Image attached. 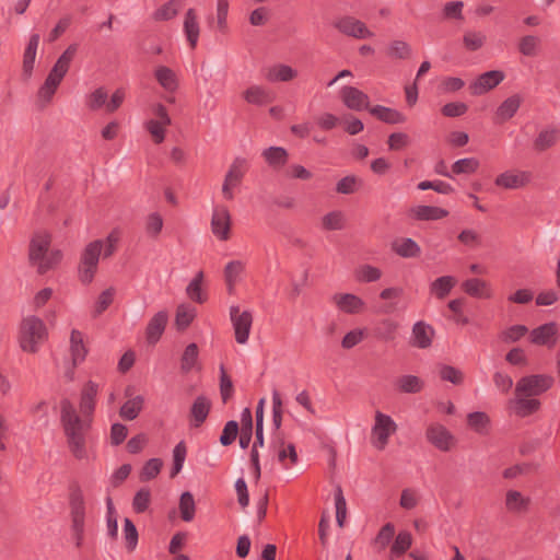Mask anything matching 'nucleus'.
<instances>
[{
    "label": "nucleus",
    "instance_id": "1",
    "mask_svg": "<svg viewBox=\"0 0 560 560\" xmlns=\"http://www.w3.org/2000/svg\"><path fill=\"white\" fill-rule=\"evenodd\" d=\"M60 409V422L71 454L79 460L86 458V434L91 428L90 421L78 415L68 398L61 399Z\"/></svg>",
    "mask_w": 560,
    "mask_h": 560
},
{
    "label": "nucleus",
    "instance_id": "2",
    "mask_svg": "<svg viewBox=\"0 0 560 560\" xmlns=\"http://www.w3.org/2000/svg\"><path fill=\"white\" fill-rule=\"evenodd\" d=\"M47 336V328L39 317L32 315L21 322L19 342L24 352L36 353L38 346L46 340Z\"/></svg>",
    "mask_w": 560,
    "mask_h": 560
},
{
    "label": "nucleus",
    "instance_id": "3",
    "mask_svg": "<svg viewBox=\"0 0 560 560\" xmlns=\"http://www.w3.org/2000/svg\"><path fill=\"white\" fill-rule=\"evenodd\" d=\"M69 506L75 546L80 548L84 537L85 502L83 492L77 483L70 487Z\"/></svg>",
    "mask_w": 560,
    "mask_h": 560
},
{
    "label": "nucleus",
    "instance_id": "4",
    "mask_svg": "<svg viewBox=\"0 0 560 560\" xmlns=\"http://www.w3.org/2000/svg\"><path fill=\"white\" fill-rule=\"evenodd\" d=\"M103 245L104 242L102 240H95L89 243L83 249L78 266V276L83 284H89L93 281L97 271Z\"/></svg>",
    "mask_w": 560,
    "mask_h": 560
},
{
    "label": "nucleus",
    "instance_id": "5",
    "mask_svg": "<svg viewBox=\"0 0 560 560\" xmlns=\"http://www.w3.org/2000/svg\"><path fill=\"white\" fill-rule=\"evenodd\" d=\"M553 384V377L546 374H534L518 380L515 386L516 396H538L547 392Z\"/></svg>",
    "mask_w": 560,
    "mask_h": 560
},
{
    "label": "nucleus",
    "instance_id": "6",
    "mask_svg": "<svg viewBox=\"0 0 560 560\" xmlns=\"http://www.w3.org/2000/svg\"><path fill=\"white\" fill-rule=\"evenodd\" d=\"M397 429L394 420L387 416L377 411L375 415V423L372 428V444L380 451H383L387 443L390 434Z\"/></svg>",
    "mask_w": 560,
    "mask_h": 560
},
{
    "label": "nucleus",
    "instance_id": "7",
    "mask_svg": "<svg viewBox=\"0 0 560 560\" xmlns=\"http://www.w3.org/2000/svg\"><path fill=\"white\" fill-rule=\"evenodd\" d=\"M78 51V45L71 44L68 48L60 55L54 65L52 69L49 71L45 82L48 84L58 88L61 83L62 79L67 74L70 63L72 62L75 54Z\"/></svg>",
    "mask_w": 560,
    "mask_h": 560
},
{
    "label": "nucleus",
    "instance_id": "8",
    "mask_svg": "<svg viewBox=\"0 0 560 560\" xmlns=\"http://www.w3.org/2000/svg\"><path fill=\"white\" fill-rule=\"evenodd\" d=\"M230 316L233 324L235 340L243 345L248 340L253 325V315L249 311L240 313L238 306L230 307Z\"/></svg>",
    "mask_w": 560,
    "mask_h": 560
},
{
    "label": "nucleus",
    "instance_id": "9",
    "mask_svg": "<svg viewBox=\"0 0 560 560\" xmlns=\"http://www.w3.org/2000/svg\"><path fill=\"white\" fill-rule=\"evenodd\" d=\"M232 219L226 206H217L211 218V231L220 241L231 237Z\"/></svg>",
    "mask_w": 560,
    "mask_h": 560
},
{
    "label": "nucleus",
    "instance_id": "10",
    "mask_svg": "<svg viewBox=\"0 0 560 560\" xmlns=\"http://www.w3.org/2000/svg\"><path fill=\"white\" fill-rule=\"evenodd\" d=\"M334 26L342 34L358 39L370 38L374 36L368 26L353 16H343L334 23Z\"/></svg>",
    "mask_w": 560,
    "mask_h": 560
},
{
    "label": "nucleus",
    "instance_id": "11",
    "mask_svg": "<svg viewBox=\"0 0 560 560\" xmlns=\"http://www.w3.org/2000/svg\"><path fill=\"white\" fill-rule=\"evenodd\" d=\"M427 440L438 450L448 452L455 443L454 435L442 424L432 423L425 432Z\"/></svg>",
    "mask_w": 560,
    "mask_h": 560
},
{
    "label": "nucleus",
    "instance_id": "12",
    "mask_svg": "<svg viewBox=\"0 0 560 560\" xmlns=\"http://www.w3.org/2000/svg\"><path fill=\"white\" fill-rule=\"evenodd\" d=\"M505 75L501 70H490L480 74L470 85L472 95H481L498 86Z\"/></svg>",
    "mask_w": 560,
    "mask_h": 560
},
{
    "label": "nucleus",
    "instance_id": "13",
    "mask_svg": "<svg viewBox=\"0 0 560 560\" xmlns=\"http://www.w3.org/2000/svg\"><path fill=\"white\" fill-rule=\"evenodd\" d=\"M340 97L345 106L349 109L360 112L370 107V98L368 94L358 88L346 85L340 91Z\"/></svg>",
    "mask_w": 560,
    "mask_h": 560
},
{
    "label": "nucleus",
    "instance_id": "14",
    "mask_svg": "<svg viewBox=\"0 0 560 560\" xmlns=\"http://www.w3.org/2000/svg\"><path fill=\"white\" fill-rule=\"evenodd\" d=\"M435 337L434 328L423 320L413 324L409 345L418 349H428Z\"/></svg>",
    "mask_w": 560,
    "mask_h": 560
},
{
    "label": "nucleus",
    "instance_id": "15",
    "mask_svg": "<svg viewBox=\"0 0 560 560\" xmlns=\"http://www.w3.org/2000/svg\"><path fill=\"white\" fill-rule=\"evenodd\" d=\"M51 237L46 232H37L30 242L28 260L32 266H36L38 261L49 252Z\"/></svg>",
    "mask_w": 560,
    "mask_h": 560
},
{
    "label": "nucleus",
    "instance_id": "16",
    "mask_svg": "<svg viewBox=\"0 0 560 560\" xmlns=\"http://www.w3.org/2000/svg\"><path fill=\"white\" fill-rule=\"evenodd\" d=\"M557 334V324L553 322L546 323L530 331V342L538 346L553 347Z\"/></svg>",
    "mask_w": 560,
    "mask_h": 560
},
{
    "label": "nucleus",
    "instance_id": "17",
    "mask_svg": "<svg viewBox=\"0 0 560 560\" xmlns=\"http://www.w3.org/2000/svg\"><path fill=\"white\" fill-rule=\"evenodd\" d=\"M332 301L341 312L347 314H358L365 306L364 301L352 293H337L332 296Z\"/></svg>",
    "mask_w": 560,
    "mask_h": 560
},
{
    "label": "nucleus",
    "instance_id": "18",
    "mask_svg": "<svg viewBox=\"0 0 560 560\" xmlns=\"http://www.w3.org/2000/svg\"><path fill=\"white\" fill-rule=\"evenodd\" d=\"M168 315L166 311L158 312L148 323L145 328L147 341L150 345H155L163 335L167 325Z\"/></svg>",
    "mask_w": 560,
    "mask_h": 560
},
{
    "label": "nucleus",
    "instance_id": "19",
    "mask_svg": "<svg viewBox=\"0 0 560 560\" xmlns=\"http://www.w3.org/2000/svg\"><path fill=\"white\" fill-rule=\"evenodd\" d=\"M560 139V130L557 127H548L540 130L533 141V150L542 153L555 147Z\"/></svg>",
    "mask_w": 560,
    "mask_h": 560
},
{
    "label": "nucleus",
    "instance_id": "20",
    "mask_svg": "<svg viewBox=\"0 0 560 560\" xmlns=\"http://www.w3.org/2000/svg\"><path fill=\"white\" fill-rule=\"evenodd\" d=\"M211 409V401L206 396H198L189 410V416L191 418L190 425L194 428H199L208 418V415Z\"/></svg>",
    "mask_w": 560,
    "mask_h": 560
},
{
    "label": "nucleus",
    "instance_id": "21",
    "mask_svg": "<svg viewBox=\"0 0 560 560\" xmlns=\"http://www.w3.org/2000/svg\"><path fill=\"white\" fill-rule=\"evenodd\" d=\"M369 113L378 120L388 125H399L407 121L405 114L395 108L386 107L383 105H375L369 108Z\"/></svg>",
    "mask_w": 560,
    "mask_h": 560
},
{
    "label": "nucleus",
    "instance_id": "22",
    "mask_svg": "<svg viewBox=\"0 0 560 560\" xmlns=\"http://www.w3.org/2000/svg\"><path fill=\"white\" fill-rule=\"evenodd\" d=\"M528 177L529 175L526 172L513 173L508 171L498 175L494 184L504 189H517L529 182Z\"/></svg>",
    "mask_w": 560,
    "mask_h": 560
},
{
    "label": "nucleus",
    "instance_id": "23",
    "mask_svg": "<svg viewBox=\"0 0 560 560\" xmlns=\"http://www.w3.org/2000/svg\"><path fill=\"white\" fill-rule=\"evenodd\" d=\"M463 291L477 299H491L492 298V290L490 288V284L479 278H470L465 280L462 283Z\"/></svg>",
    "mask_w": 560,
    "mask_h": 560
},
{
    "label": "nucleus",
    "instance_id": "24",
    "mask_svg": "<svg viewBox=\"0 0 560 560\" xmlns=\"http://www.w3.org/2000/svg\"><path fill=\"white\" fill-rule=\"evenodd\" d=\"M399 323L392 318H383L373 327V336L384 342L396 339Z\"/></svg>",
    "mask_w": 560,
    "mask_h": 560
},
{
    "label": "nucleus",
    "instance_id": "25",
    "mask_svg": "<svg viewBox=\"0 0 560 560\" xmlns=\"http://www.w3.org/2000/svg\"><path fill=\"white\" fill-rule=\"evenodd\" d=\"M392 250L402 258H416L421 254L420 246L410 237L394 241L392 243Z\"/></svg>",
    "mask_w": 560,
    "mask_h": 560
},
{
    "label": "nucleus",
    "instance_id": "26",
    "mask_svg": "<svg viewBox=\"0 0 560 560\" xmlns=\"http://www.w3.org/2000/svg\"><path fill=\"white\" fill-rule=\"evenodd\" d=\"M410 212L419 221H435L448 215L446 209L435 206H417L411 208Z\"/></svg>",
    "mask_w": 560,
    "mask_h": 560
},
{
    "label": "nucleus",
    "instance_id": "27",
    "mask_svg": "<svg viewBox=\"0 0 560 560\" xmlns=\"http://www.w3.org/2000/svg\"><path fill=\"white\" fill-rule=\"evenodd\" d=\"M97 390V384L92 381H89L84 385L80 399V410L84 416H90L94 411Z\"/></svg>",
    "mask_w": 560,
    "mask_h": 560
},
{
    "label": "nucleus",
    "instance_id": "28",
    "mask_svg": "<svg viewBox=\"0 0 560 560\" xmlns=\"http://www.w3.org/2000/svg\"><path fill=\"white\" fill-rule=\"evenodd\" d=\"M40 36L39 34L35 33L31 35L28 44L25 48L24 56H23V74L27 78L32 75L35 58H36V51L37 47L39 45Z\"/></svg>",
    "mask_w": 560,
    "mask_h": 560
},
{
    "label": "nucleus",
    "instance_id": "29",
    "mask_svg": "<svg viewBox=\"0 0 560 560\" xmlns=\"http://www.w3.org/2000/svg\"><path fill=\"white\" fill-rule=\"evenodd\" d=\"M70 350L73 368H75L78 363H81L85 360L88 354V349L84 345L82 332L77 329H72L70 335Z\"/></svg>",
    "mask_w": 560,
    "mask_h": 560
},
{
    "label": "nucleus",
    "instance_id": "30",
    "mask_svg": "<svg viewBox=\"0 0 560 560\" xmlns=\"http://www.w3.org/2000/svg\"><path fill=\"white\" fill-rule=\"evenodd\" d=\"M241 423L242 427L238 431L240 439L238 443L241 448L245 450L249 446V443L253 438V416L249 408H244L241 413Z\"/></svg>",
    "mask_w": 560,
    "mask_h": 560
},
{
    "label": "nucleus",
    "instance_id": "31",
    "mask_svg": "<svg viewBox=\"0 0 560 560\" xmlns=\"http://www.w3.org/2000/svg\"><path fill=\"white\" fill-rule=\"evenodd\" d=\"M159 84L167 92H175L178 89L176 73L166 66H160L154 71Z\"/></svg>",
    "mask_w": 560,
    "mask_h": 560
},
{
    "label": "nucleus",
    "instance_id": "32",
    "mask_svg": "<svg viewBox=\"0 0 560 560\" xmlns=\"http://www.w3.org/2000/svg\"><path fill=\"white\" fill-rule=\"evenodd\" d=\"M184 31L189 43V46L194 49L197 45L199 37V24L197 22L196 11L192 8L188 9L185 14Z\"/></svg>",
    "mask_w": 560,
    "mask_h": 560
},
{
    "label": "nucleus",
    "instance_id": "33",
    "mask_svg": "<svg viewBox=\"0 0 560 560\" xmlns=\"http://www.w3.org/2000/svg\"><path fill=\"white\" fill-rule=\"evenodd\" d=\"M244 98L249 104L265 105L273 102L275 95L259 85H253L244 92Z\"/></svg>",
    "mask_w": 560,
    "mask_h": 560
},
{
    "label": "nucleus",
    "instance_id": "34",
    "mask_svg": "<svg viewBox=\"0 0 560 560\" xmlns=\"http://www.w3.org/2000/svg\"><path fill=\"white\" fill-rule=\"evenodd\" d=\"M522 98L518 94H514L503 101L497 108L495 115L501 121L511 119L518 110Z\"/></svg>",
    "mask_w": 560,
    "mask_h": 560
},
{
    "label": "nucleus",
    "instance_id": "35",
    "mask_svg": "<svg viewBox=\"0 0 560 560\" xmlns=\"http://www.w3.org/2000/svg\"><path fill=\"white\" fill-rule=\"evenodd\" d=\"M245 269V265L241 260H232L228 262L224 267V280L228 287L229 293H233L235 284L243 273Z\"/></svg>",
    "mask_w": 560,
    "mask_h": 560
},
{
    "label": "nucleus",
    "instance_id": "36",
    "mask_svg": "<svg viewBox=\"0 0 560 560\" xmlns=\"http://www.w3.org/2000/svg\"><path fill=\"white\" fill-rule=\"evenodd\" d=\"M396 387L400 393L417 394L424 387V382L416 375H402L397 378Z\"/></svg>",
    "mask_w": 560,
    "mask_h": 560
},
{
    "label": "nucleus",
    "instance_id": "37",
    "mask_svg": "<svg viewBox=\"0 0 560 560\" xmlns=\"http://www.w3.org/2000/svg\"><path fill=\"white\" fill-rule=\"evenodd\" d=\"M196 317V308L189 304H180L176 308L175 326L177 330H186Z\"/></svg>",
    "mask_w": 560,
    "mask_h": 560
},
{
    "label": "nucleus",
    "instance_id": "38",
    "mask_svg": "<svg viewBox=\"0 0 560 560\" xmlns=\"http://www.w3.org/2000/svg\"><path fill=\"white\" fill-rule=\"evenodd\" d=\"M455 284L456 279L453 276H442L430 284V292L438 299L443 300L450 294Z\"/></svg>",
    "mask_w": 560,
    "mask_h": 560
},
{
    "label": "nucleus",
    "instance_id": "39",
    "mask_svg": "<svg viewBox=\"0 0 560 560\" xmlns=\"http://www.w3.org/2000/svg\"><path fill=\"white\" fill-rule=\"evenodd\" d=\"M298 75L296 70L287 65H277L270 68L266 74L269 82H289Z\"/></svg>",
    "mask_w": 560,
    "mask_h": 560
},
{
    "label": "nucleus",
    "instance_id": "40",
    "mask_svg": "<svg viewBox=\"0 0 560 560\" xmlns=\"http://www.w3.org/2000/svg\"><path fill=\"white\" fill-rule=\"evenodd\" d=\"M143 404L144 398L141 395L130 398L120 407L119 416L125 420L132 421L141 412Z\"/></svg>",
    "mask_w": 560,
    "mask_h": 560
},
{
    "label": "nucleus",
    "instance_id": "41",
    "mask_svg": "<svg viewBox=\"0 0 560 560\" xmlns=\"http://www.w3.org/2000/svg\"><path fill=\"white\" fill-rule=\"evenodd\" d=\"M540 407V401L535 398L525 396H516L514 400V412L521 418L528 417L536 412Z\"/></svg>",
    "mask_w": 560,
    "mask_h": 560
},
{
    "label": "nucleus",
    "instance_id": "42",
    "mask_svg": "<svg viewBox=\"0 0 560 560\" xmlns=\"http://www.w3.org/2000/svg\"><path fill=\"white\" fill-rule=\"evenodd\" d=\"M182 4V0H170L153 12L152 19L156 22L172 20L178 14Z\"/></svg>",
    "mask_w": 560,
    "mask_h": 560
},
{
    "label": "nucleus",
    "instance_id": "43",
    "mask_svg": "<svg viewBox=\"0 0 560 560\" xmlns=\"http://www.w3.org/2000/svg\"><path fill=\"white\" fill-rule=\"evenodd\" d=\"M412 545V536L407 530H401L396 536L390 547V559L399 558L402 556Z\"/></svg>",
    "mask_w": 560,
    "mask_h": 560
},
{
    "label": "nucleus",
    "instance_id": "44",
    "mask_svg": "<svg viewBox=\"0 0 560 560\" xmlns=\"http://www.w3.org/2000/svg\"><path fill=\"white\" fill-rule=\"evenodd\" d=\"M202 281L203 271H198L186 288V294L188 298L199 304H202L207 301V295L203 294L201 290Z\"/></svg>",
    "mask_w": 560,
    "mask_h": 560
},
{
    "label": "nucleus",
    "instance_id": "45",
    "mask_svg": "<svg viewBox=\"0 0 560 560\" xmlns=\"http://www.w3.org/2000/svg\"><path fill=\"white\" fill-rule=\"evenodd\" d=\"M262 156L272 167L284 166L288 161V152L282 147H269L268 149L264 150Z\"/></svg>",
    "mask_w": 560,
    "mask_h": 560
},
{
    "label": "nucleus",
    "instance_id": "46",
    "mask_svg": "<svg viewBox=\"0 0 560 560\" xmlns=\"http://www.w3.org/2000/svg\"><path fill=\"white\" fill-rule=\"evenodd\" d=\"M529 498H524L520 491L509 490L505 495V506L509 511L518 512L527 510Z\"/></svg>",
    "mask_w": 560,
    "mask_h": 560
},
{
    "label": "nucleus",
    "instance_id": "47",
    "mask_svg": "<svg viewBox=\"0 0 560 560\" xmlns=\"http://www.w3.org/2000/svg\"><path fill=\"white\" fill-rule=\"evenodd\" d=\"M178 508L180 517L184 522H190L194 520L196 513V504L191 492L185 491L180 494Z\"/></svg>",
    "mask_w": 560,
    "mask_h": 560
},
{
    "label": "nucleus",
    "instance_id": "48",
    "mask_svg": "<svg viewBox=\"0 0 560 560\" xmlns=\"http://www.w3.org/2000/svg\"><path fill=\"white\" fill-rule=\"evenodd\" d=\"M199 349L198 346L192 342L189 343L180 358V371L185 374L189 373L198 361Z\"/></svg>",
    "mask_w": 560,
    "mask_h": 560
},
{
    "label": "nucleus",
    "instance_id": "49",
    "mask_svg": "<svg viewBox=\"0 0 560 560\" xmlns=\"http://www.w3.org/2000/svg\"><path fill=\"white\" fill-rule=\"evenodd\" d=\"M355 280L361 283L375 282L381 279L382 271L380 268L371 265H362L354 270Z\"/></svg>",
    "mask_w": 560,
    "mask_h": 560
},
{
    "label": "nucleus",
    "instance_id": "50",
    "mask_svg": "<svg viewBox=\"0 0 560 560\" xmlns=\"http://www.w3.org/2000/svg\"><path fill=\"white\" fill-rule=\"evenodd\" d=\"M163 467V462L161 458H151L144 463L142 466L139 479L141 482L150 481L159 476L161 469Z\"/></svg>",
    "mask_w": 560,
    "mask_h": 560
},
{
    "label": "nucleus",
    "instance_id": "51",
    "mask_svg": "<svg viewBox=\"0 0 560 560\" xmlns=\"http://www.w3.org/2000/svg\"><path fill=\"white\" fill-rule=\"evenodd\" d=\"M62 259V253L59 249L48 252L36 265L37 272L45 275L48 270L56 268Z\"/></svg>",
    "mask_w": 560,
    "mask_h": 560
},
{
    "label": "nucleus",
    "instance_id": "52",
    "mask_svg": "<svg viewBox=\"0 0 560 560\" xmlns=\"http://www.w3.org/2000/svg\"><path fill=\"white\" fill-rule=\"evenodd\" d=\"M480 162L476 158L459 159L452 165V173L455 175L474 174L478 171Z\"/></svg>",
    "mask_w": 560,
    "mask_h": 560
},
{
    "label": "nucleus",
    "instance_id": "53",
    "mask_svg": "<svg viewBox=\"0 0 560 560\" xmlns=\"http://www.w3.org/2000/svg\"><path fill=\"white\" fill-rule=\"evenodd\" d=\"M395 534V526L393 523H386L381 527L377 535L373 540V545L377 548L378 551L384 550L393 539Z\"/></svg>",
    "mask_w": 560,
    "mask_h": 560
},
{
    "label": "nucleus",
    "instance_id": "54",
    "mask_svg": "<svg viewBox=\"0 0 560 560\" xmlns=\"http://www.w3.org/2000/svg\"><path fill=\"white\" fill-rule=\"evenodd\" d=\"M108 98L107 90L103 86L97 88L86 97V106L90 110L96 112L101 109L103 106L106 107Z\"/></svg>",
    "mask_w": 560,
    "mask_h": 560
},
{
    "label": "nucleus",
    "instance_id": "55",
    "mask_svg": "<svg viewBox=\"0 0 560 560\" xmlns=\"http://www.w3.org/2000/svg\"><path fill=\"white\" fill-rule=\"evenodd\" d=\"M440 378L444 382H451L454 385H460L464 382L463 372L452 365L441 364L439 366Z\"/></svg>",
    "mask_w": 560,
    "mask_h": 560
},
{
    "label": "nucleus",
    "instance_id": "56",
    "mask_svg": "<svg viewBox=\"0 0 560 560\" xmlns=\"http://www.w3.org/2000/svg\"><path fill=\"white\" fill-rule=\"evenodd\" d=\"M540 40L537 36L526 35L520 39L518 51L526 57H535L538 54Z\"/></svg>",
    "mask_w": 560,
    "mask_h": 560
},
{
    "label": "nucleus",
    "instance_id": "57",
    "mask_svg": "<svg viewBox=\"0 0 560 560\" xmlns=\"http://www.w3.org/2000/svg\"><path fill=\"white\" fill-rule=\"evenodd\" d=\"M387 55L396 59H408L411 56V47L407 42L396 39L389 44Z\"/></svg>",
    "mask_w": 560,
    "mask_h": 560
},
{
    "label": "nucleus",
    "instance_id": "58",
    "mask_svg": "<svg viewBox=\"0 0 560 560\" xmlns=\"http://www.w3.org/2000/svg\"><path fill=\"white\" fill-rule=\"evenodd\" d=\"M187 448L184 441H180L173 450V466L170 477L174 478L179 474L186 458Z\"/></svg>",
    "mask_w": 560,
    "mask_h": 560
},
{
    "label": "nucleus",
    "instance_id": "59",
    "mask_svg": "<svg viewBox=\"0 0 560 560\" xmlns=\"http://www.w3.org/2000/svg\"><path fill=\"white\" fill-rule=\"evenodd\" d=\"M463 43L467 50L476 51L486 43V35L481 32L467 31L463 36Z\"/></svg>",
    "mask_w": 560,
    "mask_h": 560
},
{
    "label": "nucleus",
    "instance_id": "60",
    "mask_svg": "<svg viewBox=\"0 0 560 560\" xmlns=\"http://www.w3.org/2000/svg\"><path fill=\"white\" fill-rule=\"evenodd\" d=\"M151 502V491L149 488L139 489L132 499V509L136 513H144Z\"/></svg>",
    "mask_w": 560,
    "mask_h": 560
},
{
    "label": "nucleus",
    "instance_id": "61",
    "mask_svg": "<svg viewBox=\"0 0 560 560\" xmlns=\"http://www.w3.org/2000/svg\"><path fill=\"white\" fill-rule=\"evenodd\" d=\"M358 186H362V180L355 175H347L336 184V191L342 195H350L357 191Z\"/></svg>",
    "mask_w": 560,
    "mask_h": 560
},
{
    "label": "nucleus",
    "instance_id": "62",
    "mask_svg": "<svg viewBox=\"0 0 560 560\" xmlns=\"http://www.w3.org/2000/svg\"><path fill=\"white\" fill-rule=\"evenodd\" d=\"M163 229V218L159 212L150 213L145 219V232L155 240L159 237Z\"/></svg>",
    "mask_w": 560,
    "mask_h": 560
},
{
    "label": "nucleus",
    "instance_id": "63",
    "mask_svg": "<svg viewBox=\"0 0 560 560\" xmlns=\"http://www.w3.org/2000/svg\"><path fill=\"white\" fill-rule=\"evenodd\" d=\"M490 419L486 412L475 411L467 416L468 425L478 433H483Z\"/></svg>",
    "mask_w": 560,
    "mask_h": 560
},
{
    "label": "nucleus",
    "instance_id": "64",
    "mask_svg": "<svg viewBox=\"0 0 560 560\" xmlns=\"http://www.w3.org/2000/svg\"><path fill=\"white\" fill-rule=\"evenodd\" d=\"M323 228L327 231L342 230L345 226L343 214L340 211H331L323 217Z\"/></svg>",
    "mask_w": 560,
    "mask_h": 560
}]
</instances>
